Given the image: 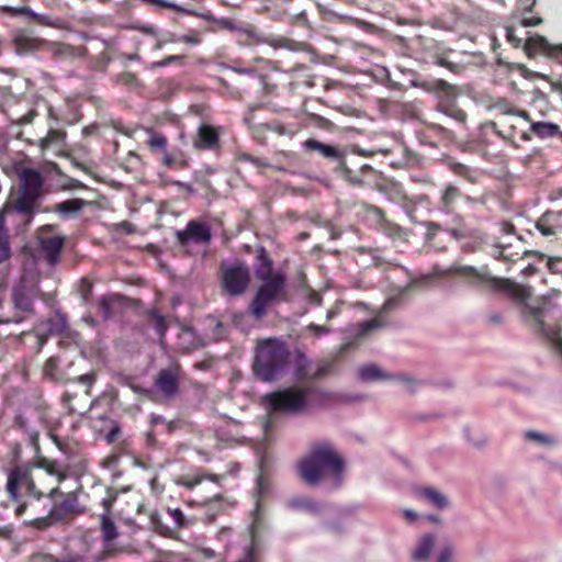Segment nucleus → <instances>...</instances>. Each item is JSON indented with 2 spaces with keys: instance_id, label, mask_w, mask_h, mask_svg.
Segmentation results:
<instances>
[{
  "instance_id": "obj_4",
  "label": "nucleus",
  "mask_w": 562,
  "mask_h": 562,
  "mask_svg": "<svg viewBox=\"0 0 562 562\" xmlns=\"http://www.w3.org/2000/svg\"><path fill=\"white\" fill-rule=\"evenodd\" d=\"M44 179L35 169H24L15 196L8 206V214L19 216L24 226L32 223L40 212L38 200L43 195Z\"/></svg>"
},
{
  "instance_id": "obj_48",
  "label": "nucleus",
  "mask_w": 562,
  "mask_h": 562,
  "mask_svg": "<svg viewBox=\"0 0 562 562\" xmlns=\"http://www.w3.org/2000/svg\"><path fill=\"white\" fill-rule=\"evenodd\" d=\"M102 525L101 531L105 540L111 541L116 538L117 530L113 520L106 516V514H102L101 516Z\"/></svg>"
},
{
  "instance_id": "obj_17",
  "label": "nucleus",
  "mask_w": 562,
  "mask_h": 562,
  "mask_svg": "<svg viewBox=\"0 0 562 562\" xmlns=\"http://www.w3.org/2000/svg\"><path fill=\"white\" fill-rule=\"evenodd\" d=\"M224 133L222 126H214L202 123L193 138V147L198 150H209L218 153L222 148L221 136Z\"/></svg>"
},
{
  "instance_id": "obj_45",
  "label": "nucleus",
  "mask_w": 562,
  "mask_h": 562,
  "mask_svg": "<svg viewBox=\"0 0 562 562\" xmlns=\"http://www.w3.org/2000/svg\"><path fill=\"white\" fill-rule=\"evenodd\" d=\"M43 373L50 381H59V359L57 357H49L44 363Z\"/></svg>"
},
{
  "instance_id": "obj_9",
  "label": "nucleus",
  "mask_w": 562,
  "mask_h": 562,
  "mask_svg": "<svg viewBox=\"0 0 562 562\" xmlns=\"http://www.w3.org/2000/svg\"><path fill=\"white\" fill-rule=\"evenodd\" d=\"M262 105L249 106L244 115V123L250 130L252 137L259 142H263L268 132H273L279 136L293 137L299 126L296 124H285L278 120H267L262 112Z\"/></svg>"
},
{
  "instance_id": "obj_32",
  "label": "nucleus",
  "mask_w": 562,
  "mask_h": 562,
  "mask_svg": "<svg viewBox=\"0 0 562 562\" xmlns=\"http://www.w3.org/2000/svg\"><path fill=\"white\" fill-rule=\"evenodd\" d=\"M554 45L550 44L544 36L539 34L529 36L524 43V49L529 57L537 54H543L550 57Z\"/></svg>"
},
{
  "instance_id": "obj_56",
  "label": "nucleus",
  "mask_w": 562,
  "mask_h": 562,
  "mask_svg": "<svg viewBox=\"0 0 562 562\" xmlns=\"http://www.w3.org/2000/svg\"><path fill=\"white\" fill-rule=\"evenodd\" d=\"M210 325L213 326L212 328V338L215 340L223 339L227 334V327L222 322L215 319L214 317L210 318Z\"/></svg>"
},
{
  "instance_id": "obj_18",
  "label": "nucleus",
  "mask_w": 562,
  "mask_h": 562,
  "mask_svg": "<svg viewBox=\"0 0 562 562\" xmlns=\"http://www.w3.org/2000/svg\"><path fill=\"white\" fill-rule=\"evenodd\" d=\"M177 238L182 246L188 245L190 241L207 245L212 239L211 226L205 222L192 220L187 224L184 231L177 233Z\"/></svg>"
},
{
  "instance_id": "obj_8",
  "label": "nucleus",
  "mask_w": 562,
  "mask_h": 562,
  "mask_svg": "<svg viewBox=\"0 0 562 562\" xmlns=\"http://www.w3.org/2000/svg\"><path fill=\"white\" fill-rule=\"evenodd\" d=\"M260 282L248 306L250 315L257 321L267 315L270 305L286 301V279L283 272L276 271L273 278Z\"/></svg>"
},
{
  "instance_id": "obj_50",
  "label": "nucleus",
  "mask_w": 562,
  "mask_h": 562,
  "mask_svg": "<svg viewBox=\"0 0 562 562\" xmlns=\"http://www.w3.org/2000/svg\"><path fill=\"white\" fill-rule=\"evenodd\" d=\"M236 160L239 162H250L258 168H268L269 166V162L266 159L256 157L248 153H237Z\"/></svg>"
},
{
  "instance_id": "obj_23",
  "label": "nucleus",
  "mask_w": 562,
  "mask_h": 562,
  "mask_svg": "<svg viewBox=\"0 0 562 562\" xmlns=\"http://www.w3.org/2000/svg\"><path fill=\"white\" fill-rule=\"evenodd\" d=\"M91 202L83 199H69L59 203H55L47 207L45 212H53L61 220H70L77 217L85 206L90 205Z\"/></svg>"
},
{
  "instance_id": "obj_29",
  "label": "nucleus",
  "mask_w": 562,
  "mask_h": 562,
  "mask_svg": "<svg viewBox=\"0 0 562 562\" xmlns=\"http://www.w3.org/2000/svg\"><path fill=\"white\" fill-rule=\"evenodd\" d=\"M425 89L432 92L438 101H453L459 93L458 87L443 79H436L425 85Z\"/></svg>"
},
{
  "instance_id": "obj_60",
  "label": "nucleus",
  "mask_w": 562,
  "mask_h": 562,
  "mask_svg": "<svg viewBox=\"0 0 562 562\" xmlns=\"http://www.w3.org/2000/svg\"><path fill=\"white\" fill-rule=\"evenodd\" d=\"M148 146L150 149H162L167 146V137L162 134L155 133L148 139Z\"/></svg>"
},
{
  "instance_id": "obj_5",
  "label": "nucleus",
  "mask_w": 562,
  "mask_h": 562,
  "mask_svg": "<svg viewBox=\"0 0 562 562\" xmlns=\"http://www.w3.org/2000/svg\"><path fill=\"white\" fill-rule=\"evenodd\" d=\"M289 359L290 351L284 341L277 338L258 340L252 362L254 373L263 382H273L284 373Z\"/></svg>"
},
{
  "instance_id": "obj_53",
  "label": "nucleus",
  "mask_w": 562,
  "mask_h": 562,
  "mask_svg": "<svg viewBox=\"0 0 562 562\" xmlns=\"http://www.w3.org/2000/svg\"><path fill=\"white\" fill-rule=\"evenodd\" d=\"M14 44L19 49H35L38 46V41L34 37L26 35H18L14 37Z\"/></svg>"
},
{
  "instance_id": "obj_61",
  "label": "nucleus",
  "mask_w": 562,
  "mask_h": 562,
  "mask_svg": "<svg viewBox=\"0 0 562 562\" xmlns=\"http://www.w3.org/2000/svg\"><path fill=\"white\" fill-rule=\"evenodd\" d=\"M186 58L184 55H170V56H167L165 57L164 59L159 60V61H154L151 64V68H161V67H167L173 63H182V60Z\"/></svg>"
},
{
  "instance_id": "obj_55",
  "label": "nucleus",
  "mask_w": 562,
  "mask_h": 562,
  "mask_svg": "<svg viewBox=\"0 0 562 562\" xmlns=\"http://www.w3.org/2000/svg\"><path fill=\"white\" fill-rule=\"evenodd\" d=\"M93 284L87 278L80 280L78 291L85 304H88L91 300Z\"/></svg>"
},
{
  "instance_id": "obj_13",
  "label": "nucleus",
  "mask_w": 562,
  "mask_h": 562,
  "mask_svg": "<svg viewBox=\"0 0 562 562\" xmlns=\"http://www.w3.org/2000/svg\"><path fill=\"white\" fill-rule=\"evenodd\" d=\"M361 207L367 216L368 220L371 221L372 226L386 237L391 238L392 240H406V232L405 228H403L397 223L391 221L387 216L384 210L381 207L369 204V203H361Z\"/></svg>"
},
{
  "instance_id": "obj_19",
  "label": "nucleus",
  "mask_w": 562,
  "mask_h": 562,
  "mask_svg": "<svg viewBox=\"0 0 562 562\" xmlns=\"http://www.w3.org/2000/svg\"><path fill=\"white\" fill-rule=\"evenodd\" d=\"M247 38L252 44H267L274 49L284 48L288 50L300 49L301 43L281 35H265L254 29L246 31Z\"/></svg>"
},
{
  "instance_id": "obj_1",
  "label": "nucleus",
  "mask_w": 562,
  "mask_h": 562,
  "mask_svg": "<svg viewBox=\"0 0 562 562\" xmlns=\"http://www.w3.org/2000/svg\"><path fill=\"white\" fill-rule=\"evenodd\" d=\"M442 276H456L471 286L487 289L503 293L520 307L524 322L537 334L541 335L552 350L562 360L561 311L551 302L538 299L532 303L531 290L510 279L492 276L490 268H481L453 263L441 272Z\"/></svg>"
},
{
  "instance_id": "obj_51",
  "label": "nucleus",
  "mask_w": 562,
  "mask_h": 562,
  "mask_svg": "<svg viewBox=\"0 0 562 562\" xmlns=\"http://www.w3.org/2000/svg\"><path fill=\"white\" fill-rule=\"evenodd\" d=\"M19 12L26 14L27 16H30L33 21L37 22L38 24L57 27V24L54 22H50L48 20L47 15L37 14L30 7H22L19 9Z\"/></svg>"
},
{
  "instance_id": "obj_30",
  "label": "nucleus",
  "mask_w": 562,
  "mask_h": 562,
  "mask_svg": "<svg viewBox=\"0 0 562 562\" xmlns=\"http://www.w3.org/2000/svg\"><path fill=\"white\" fill-rule=\"evenodd\" d=\"M492 131L503 139L509 140L516 136L517 125L514 122L513 113L503 114L498 121L487 124Z\"/></svg>"
},
{
  "instance_id": "obj_42",
  "label": "nucleus",
  "mask_w": 562,
  "mask_h": 562,
  "mask_svg": "<svg viewBox=\"0 0 562 562\" xmlns=\"http://www.w3.org/2000/svg\"><path fill=\"white\" fill-rule=\"evenodd\" d=\"M416 286V282H409L405 286L401 288L396 294L391 295L383 304L384 311H390L401 304L406 295Z\"/></svg>"
},
{
  "instance_id": "obj_11",
  "label": "nucleus",
  "mask_w": 562,
  "mask_h": 562,
  "mask_svg": "<svg viewBox=\"0 0 562 562\" xmlns=\"http://www.w3.org/2000/svg\"><path fill=\"white\" fill-rule=\"evenodd\" d=\"M47 496L50 499H56L58 496H64V498L55 503L48 510L45 516L33 518L27 522L29 526L34 527L36 529H46L52 526L56 521H60L65 519L70 514L75 513L77 498L71 495H64V493L59 490V487L52 488Z\"/></svg>"
},
{
  "instance_id": "obj_22",
  "label": "nucleus",
  "mask_w": 562,
  "mask_h": 562,
  "mask_svg": "<svg viewBox=\"0 0 562 562\" xmlns=\"http://www.w3.org/2000/svg\"><path fill=\"white\" fill-rule=\"evenodd\" d=\"M12 301L15 312L12 315L0 314V324L20 323L24 319V313L31 312L33 302L23 291H14Z\"/></svg>"
},
{
  "instance_id": "obj_7",
  "label": "nucleus",
  "mask_w": 562,
  "mask_h": 562,
  "mask_svg": "<svg viewBox=\"0 0 562 562\" xmlns=\"http://www.w3.org/2000/svg\"><path fill=\"white\" fill-rule=\"evenodd\" d=\"M5 492L16 504L14 513L18 517L23 516L27 508V503L23 501L24 495L37 501L44 496V493L36 487L32 471L26 465H14L8 470Z\"/></svg>"
},
{
  "instance_id": "obj_57",
  "label": "nucleus",
  "mask_w": 562,
  "mask_h": 562,
  "mask_svg": "<svg viewBox=\"0 0 562 562\" xmlns=\"http://www.w3.org/2000/svg\"><path fill=\"white\" fill-rule=\"evenodd\" d=\"M525 436L528 440H535V441H537L541 445H546V446H553L557 442L553 437L542 435L535 430H528Z\"/></svg>"
},
{
  "instance_id": "obj_28",
  "label": "nucleus",
  "mask_w": 562,
  "mask_h": 562,
  "mask_svg": "<svg viewBox=\"0 0 562 562\" xmlns=\"http://www.w3.org/2000/svg\"><path fill=\"white\" fill-rule=\"evenodd\" d=\"M273 261L265 247H259L256 250V267L255 274L259 281H266L274 277Z\"/></svg>"
},
{
  "instance_id": "obj_49",
  "label": "nucleus",
  "mask_w": 562,
  "mask_h": 562,
  "mask_svg": "<svg viewBox=\"0 0 562 562\" xmlns=\"http://www.w3.org/2000/svg\"><path fill=\"white\" fill-rule=\"evenodd\" d=\"M38 467L44 469L48 474L58 476L59 482L65 477L60 470V465L54 460L43 458L38 461Z\"/></svg>"
},
{
  "instance_id": "obj_2",
  "label": "nucleus",
  "mask_w": 562,
  "mask_h": 562,
  "mask_svg": "<svg viewBox=\"0 0 562 562\" xmlns=\"http://www.w3.org/2000/svg\"><path fill=\"white\" fill-rule=\"evenodd\" d=\"M345 462L328 441L312 442L308 452L296 464L299 476L311 486L318 485L326 479L341 481Z\"/></svg>"
},
{
  "instance_id": "obj_34",
  "label": "nucleus",
  "mask_w": 562,
  "mask_h": 562,
  "mask_svg": "<svg viewBox=\"0 0 562 562\" xmlns=\"http://www.w3.org/2000/svg\"><path fill=\"white\" fill-rule=\"evenodd\" d=\"M52 53L55 58L60 59L82 58L87 54V47L83 45L74 46L65 43H53Z\"/></svg>"
},
{
  "instance_id": "obj_14",
  "label": "nucleus",
  "mask_w": 562,
  "mask_h": 562,
  "mask_svg": "<svg viewBox=\"0 0 562 562\" xmlns=\"http://www.w3.org/2000/svg\"><path fill=\"white\" fill-rule=\"evenodd\" d=\"M167 518H170L172 525H168L164 521V517L157 513L151 512L149 514V522L151 528L159 535L172 538L175 532L181 528H188L193 525L195 521L194 518H187L181 509L179 508H168L166 512Z\"/></svg>"
},
{
  "instance_id": "obj_31",
  "label": "nucleus",
  "mask_w": 562,
  "mask_h": 562,
  "mask_svg": "<svg viewBox=\"0 0 562 562\" xmlns=\"http://www.w3.org/2000/svg\"><path fill=\"white\" fill-rule=\"evenodd\" d=\"M276 164H270L268 168L282 171V172H291L292 169L300 166V156L297 153L292 150H281L276 154Z\"/></svg>"
},
{
  "instance_id": "obj_27",
  "label": "nucleus",
  "mask_w": 562,
  "mask_h": 562,
  "mask_svg": "<svg viewBox=\"0 0 562 562\" xmlns=\"http://www.w3.org/2000/svg\"><path fill=\"white\" fill-rule=\"evenodd\" d=\"M222 476L217 474H205L201 468H198L192 473L182 474L176 477L175 483L178 486H182L187 490H193L195 486L201 484L204 480L218 483Z\"/></svg>"
},
{
  "instance_id": "obj_43",
  "label": "nucleus",
  "mask_w": 562,
  "mask_h": 562,
  "mask_svg": "<svg viewBox=\"0 0 562 562\" xmlns=\"http://www.w3.org/2000/svg\"><path fill=\"white\" fill-rule=\"evenodd\" d=\"M162 165L169 169H184L188 167V162L181 151L177 153H165L162 156Z\"/></svg>"
},
{
  "instance_id": "obj_38",
  "label": "nucleus",
  "mask_w": 562,
  "mask_h": 562,
  "mask_svg": "<svg viewBox=\"0 0 562 562\" xmlns=\"http://www.w3.org/2000/svg\"><path fill=\"white\" fill-rule=\"evenodd\" d=\"M14 426L19 430H21L25 434L26 439L30 442V445H32L36 450L40 449V445H38L40 434L35 428H33L29 425V420L24 415L18 414L14 417Z\"/></svg>"
},
{
  "instance_id": "obj_64",
  "label": "nucleus",
  "mask_w": 562,
  "mask_h": 562,
  "mask_svg": "<svg viewBox=\"0 0 562 562\" xmlns=\"http://www.w3.org/2000/svg\"><path fill=\"white\" fill-rule=\"evenodd\" d=\"M403 157L405 159V162L408 166L419 165V162L422 160V157L418 154L414 153L413 150L408 149L407 147H405L403 150Z\"/></svg>"
},
{
  "instance_id": "obj_41",
  "label": "nucleus",
  "mask_w": 562,
  "mask_h": 562,
  "mask_svg": "<svg viewBox=\"0 0 562 562\" xmlns=\"http://www.w3.org/2000/svg\"><path fill=\"white\" fill-rule=\"evenodd\" d=\"M419 495L439 509L448 506L447 497L435 488H431V487L423 488L419 492Z\"/></svg>"
},
{
  "instance_id": "obj_39",
  "label": "nucleus",
  "mask_w": 562,
  "mask_h": 562,
  "mask_svg": "<svg viewBox=\"0 0 562 562\" xmlns=\"http://www.w3.org/2000/svg\"><path fill=\"white\" fill-rule=\"evenodd\" d=\"M435 544V536L434 535H425L423 536L418 543L416 549L413 552V559L415 561H426L434 548Z\"/></svg>"
},
{
  "instance_id": "obj_44",
  "label": "nucleus",
  "mask_w": 562,
  "mask_h": 562,
  "mask_svg": "<svg viewBox=\"0 0 562 562\" xmlns=\"http://www.w3.org/2000/svg\"><path fill=\"white\" fill-rule=\"evenodd\" d=\"M147 317L153 323L156 333L162 338L168 329V324L165 318L157 310H150L147 312Z\"/></svg>"
},
{
  "instance_id": "obj_15",
  "label": "nucleus",
  "mask_w": 562,
  "mask_h": 562,
  "mask_svg": "<svg viewBox=\"0 0 562 562\" xmlns=\"http://www.w3.org/2000/svg\"><path fill=\"white\" fill-rule=\"evenodd\" d=\"M180 374L181 368L179 364L160 369L154 378V392L159 394L164 400L173 398L180 391Z\"/></svg>"
},
{
  "instance_id": "obj_33",
  "label": "nucleus",
  "mask_w": 562,
  "mask_h": 562,
  "mask_svg": "<svg viewBox=\"0 0 562 562\" xmlns=\"http://www.w3.org/2000/svg\"><path fill=\"white\" fill-rule=\"evenodd\" d=\"M177 345L180 351L189 353L202 347L203 342L191 327L184 326L178 335Z\"/></svg>"
},
{
  "instance_id": "obj_3",
  "label": "nucleus",
  "mask_w": 562,
  "mask_h": 562,
  "mask_svg": "<svg viewBox=\"0 0 562 562\" xmlns=\"http://www.w3.org/2000/svg\"><path fill=\"white\" fill-rule=\"evenodd\" d=\"M329 401V393L312 385H293L265 395L270 412L291 415L324 407Z\"/></svg>"
},
{
  "instance_id": "obj_10",
  "label": "nucleus",
  "mask_w": 562,
  "mask_h": 562,
  "mask_svg": "<svg viewBox=\"0 0 562 562\" xmlns=\"http://www.w3.org/2000/svg\"><path fill=\"white\" fill-rule=\"evenodd\" d=\"M218 281L224 294L241 296L251 282L250 269L244 261H222L218 267Z\"/></svg>"
},
{
  "instance_id": "obj_52",
  "label": "nucleus",
  "mask_w": 562,
  "mask_h": 562,
  "mask_svg": "<svg viewBox=\"0 0 562 562\" xmlns=\"http://www.w3.org/2000/svg\"><path fill=\"white\" fill-rule=\"evenodd\" d=\"M121 299L120 294H109L104 295L99 300V307L104 315V317H109L112 313V304Z\"/></svg>"
},
{
  "instance_id": "obj_25",
  "label": "nucleus",
  "mask_w": 562,
  "mask_h": 562,
  "mask_svg": "<svg viewBox=\"0 0 562 562\" xmlns=\"http://www.w3.org/2000/svg\"><path fill=\"white\" fill-rule=\"evenodd\" d=\"M536 228L542 236H554L562 232V210L547 211L536 222Z\"/></svg>"
},
{
  "instance_id": "obj_54",
  "label": "nucleus",
  "mask_w": 562,
  "mask_h": 562,
  "mask_svg": "<svg viewBox=\"0 0 562 562\" xmlns=\"http://www.w3.org/2000/svg\"><path fill=\"white\" fill-rule=\"evenodd\" d=\"M11 250L7 233L0 227V263L10 258Z\"/></svg>"
},
{
  "instance_id": "obj_26",
  "label": "nucleus",
  "mask_w": 562,
  "mask_h": 562,
  "mask_svg": "<svg viewBox=\"0 0 562 562\" xmlns=\"http://www.w3.org/2000/svg\"><path fill=\"white\" fill-rule=\"evenodd\" d=\"M302 147L306 153L316 151L319 156L333 161L340 162L344 157L342 153L337 147L314 138H308L303 142Z\"/></svg>"
},
{
  "instance_id": "obj_63",
  "label": "nucleus",
  "mask_w": 562,
  "mask_h": 562,
  "mask_svg": "<svg viewBox=\"0 0 562 562\" xmlns=\"http://www.w3.org/2000/svg\"><path fill=\"white\" fill-rule=\"evenodd\" d=\"M121 434H122V430H121L120 425L114 422L113 426L110 428V430L105 435V441L110 445L114 443L115 441L119 440V438L121 437Z\"/></svg>"
},
{
  "instance_id": "obj_37",
  "label": "nucleus",
  "mask_w": 562,
  "mask_h": 562,
  "mask_svg": "<svg viewBox=\"0 0 562 562\" xmlns=\"http://www.w3.org/2000/svg\"><path fill=\"white\" fill-rule=\"evenodd\" d=\"M530 130L539 138H549L558 136L562 138L560 126L551 122H531Z\"/></svg>"
},
{
  "instance_id": "obj_24",
  "label": "nucleus",
  "mask_w": 562,
  "mask_h": 562,
  "mask_svg": "<svg viewBox=\"0 0 562 562\" xmlns=\"http://www.w3.org/2000/svg\"><path fill=\"white\" fill-rule=\"evenodd\" d=\"M446 167L458 178L470 184L479 183L482 171L476 167H472L449 157L445 160Z\"/></svg>"
},
{
  "instance_id": "obj_59",
  "label": "nucleus",
  "mask_w": 562,
  "mask_h": 562,
  "mask_svg": "<svg viewBox=\"0 0 562 562\" xmlns=\"http://www.w3.org/2000/svg\"><path fill=\"white\" fill-rule=\"evenodd\" d=\"M77 397L76 393L65 392L61 396L63 405L68 409L69 414H81L80 409L72 405V401Z\"/></svg>"
},
{
  "instance_id": "obj_46",
  "label": "nucleus",
  "mask_w": 562,
  "mask_h": 562,
  "mask_svg": "<svg viewBox=\"0 0 562 562\" xmlns=\"http://www.w3.org/2000/svg\"><path fill=\"white\" fill-rule=\"evenodd\" d=\"M437 66L443 67L451 71L452 74L459 75L464 69L463 65L460 63L452 61L448 58L445 53L437 54L435 56V61Z\"/></svg>"
},
{
  "instance_id": "obj_16",
  "label": "nucleus",
  "mask_w": 562,
  "mask_h": 562,
  "mask_svg": "<svg viewBox=\"0 0 562 562\" xmlns=\"http://www.w3.org/2000/svg\"><path fill=\"white\" fill-rule=\"evenodd\" d=\"M56 225H44L38 229V244L41 251L49 265H56L60 260V252L65 244V237L53 234Z\"/></svg>"
},
{
  "instance_id": "obj_12",
  "label": "nucleus",
  "mask_w": 562,
  "mask_h": 562,
  "mask_svg": "<svg viewBox=\"0 0 562 562\" xmlns=\"http://www.w3.org/2000/svg\"><path fill=\"white\" fill-rule=\"evenodd\" d=\"M460 200H464L468 203L482 201V199L464 194L454 183H446L439 191L436 207L438 212L451 217L453 222L461 223L463 221V216L458 212V203Z\"/></svg>"
},
{
  "instance_id": "obj_20",
  "label": "nucleus",
  "mask_w": 562,
  "mask_h": 562,
  "mask_svg": "<svg viewBox=\"0 0 562 562\" xmlns=\"http://www.w3.org/2000/svg\"><path fill=\"white\" fill-rule=\"evenodd\" d=\"M359 379L363 382H373V381H401L404 383H412L413 379L407 375L401 374H391L383 371L379 366L374 363L364 364L359 368L358 371Z\"/></svg>"
},
{
  "instance_id": "obj_58",
  "label": "nucleus",
  "mask_w": 562,
  "mask_h": 562,
  "mask_svg": "<svg viewBox=\"0 0 562 562\" xmlns=\"http://www.w3.org/2000/svg\"><path fill=\"white\" fill-rule=\"evenodd\" d=\"M423 225L426 227V240L428 243H431L437 234L443 229L440 224L431 221H427Z\"/></svg>"
},
{
  "instance_id": "obj_35",
  "label": "nucleus",
  "mask_w": 562,
  "mask_h": 562,
  "mask_svg": "<svg viewBox=\"0 0 562 562\" xmlns=\"http://www.w3.org/2000/svg\"><path fill=\"white\" fill-rule=\"evenodd\" d=\"M436 110L454 120L461 126L467 124V113L453 101H438Z\"/></svg>"
},
{
  "instance_id": "obj_40",
  "label": "nucleus",
  "mask_w": 562,
  "mask_h": 562,
  "mask_svg": "<svg viewBox=\"0 0 562 562\" xmlns=\"http://www.w3.org/2000/svg\"><path fill=\"white\" fill-rule=\"evenodd\" d=\"M289 507L311 514H316L319 510V505L314 499L305 496L291 498L289 501Z\"/></svg>"
},
{
  "instance_id": "obj_47",
  "label": "nucleus",
  "mask_w": 562,
  "mask_h": 562,
  "mask_svg": "<svg viewBox=\"0 0 562 562\" xmlns=\"http://www.w3.org/2000/svg\"><path fill=\"white\" fill-rule=\"evenodd\" d=\"M66 137V132L58 128H49L46 136L41 139V147L48 148L53 144L61 143Z\"/></svg>"
},
{
  "instance_id": "obj_21",
  "label": "nucleus",
  "mask_w": 562,
  "mask_h": 562,
  "mask_svg": "<svg viewBox=\"0 0 562 562\" xmlns=\"http://www.w3.org/2000/svg\"><path fill=\"white\" fill-rule=\"evenodd\" d=\"M416 135L422 144L431 147H436L437 144L443 139H451L453 137V133L450 130L437 123L425 124Z\"/></svg>"
},
{
  "instance_id": "obj_62",
  "label": "nucleus",
  "mask_w": 562,
  "mask_h": 562,
  "mask_svg": "<svg viewBox=\"0 0 562 562\" xmlns=\"http://www.w3.org/2000/svg\"><path fill=\"white\" fill-rule=\"evenodd\" d=\"M137 80V76L131 71H124L116 76V81L127 87L135 86Z\"/></svg>"
},
{
  "instance_id": "obj_6",
  "label": "nucleus",
  "mask_w": 562,
  "mask_h": 562,
  "mask_svg": "<svg viewBox=\"0 0 562 562\" xmlns=\"http://www.w3.org/2000/svg\"><path fill=\"white\" fill-rule=\"evenodd\" d=\"M255 67L237 69V72L257 79L262 87V94L268 98H276L286 89L290 93L295 90L292 75L277 68L271 61L258 59Z\"/></svg>"
},
{
  "instance_id": "obj_36",
  "label": "nucleus",
  "mask_w": 562,
  "mask_h": 562,
  "mask_svg": "<svg viewBox=\"0 0 562 562\" xmlns=\"http://www.w3.org/2000/svg\"><path fill=\"white\" fill-rule=\"evenodd\" d=\"M140 1L146 4L156 5V7H159L162 9H171L178 13L203 18L204 20L213 19V15L210 12H207V13L196 12V11L192 10L191 8L182 7V5L176 4L173 2H169L167 0H140Z\"/></svg>"
}]
</instances>
